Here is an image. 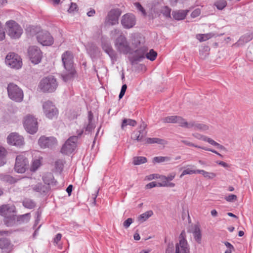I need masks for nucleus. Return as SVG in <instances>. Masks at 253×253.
I'll list each match as a JSON object with an SVG mask.
<instances>
[{"label": "nucleus", "instance_id": "f704fd0d", "mask_svg": "<svg viewBox=\"0 0 253 253\" xmlns=\"http://www.w3.org/2000/svg\"><path fill=\"white\" fill-rule=\"evenodd\" d=\"M153 214V212L152 211L150 210L147 211L146 212L140 214L138 217V220L141 223L143 222L151 217Z\"/></svg>", "mask_w": 253, "mask_h": 253}, {"label": "nucleus", "instance_id": "473e14b6", "mask_svg": "<svg viewBox=\"0 0 253 253\" xmlns=\"http://www.w3.org/2000/svg\"><path fill=\"white\" fill-rule=\"evenodd\" d=\"M48 189V187L42 183H38L33 187V190L41 194L45 193Z\"/></svg>", "mask_w": 253, "mask_h": 253}, {"label": "nucleus", "instance_id": "5fc2aeb1", "mask_svg": "<svg viewBox=\"0 0 253 253\" xmlns=\"http://www.w3.org/2000/svg\"><path fill=\"white\" fill-rule=\"evenodd\" d=\"M158 186L160 187H173L175 186V184L172 182H169V181H166L162 183H159Z\"/></svg>", "mask_w": 253, "mask_h": 253}, {"label": "nucleus", "instance_id": "423d86ee", "mask_svg": "<svg viewBox=\"0 0 253 253\" xmlns=\"http://www.w3.org/2000/svg\"><path fill=\"white\" fill-rule=\"evenodd\" d=\"M23 124L25 130L30 134H34L38 130L37 120L32 115H27L23 118Z\"/></svg>", "mask_w": 253, "mask_h": 253}, {"label": "nucleus", "instance_id": "a18cd8bd", "mask_svg": "<svg viewBox=\"0 0 253 253\" xmlns=\"http://www.w3.org/2000/svg\"><path fill=\"white\" fill-rule=\"evenodd\" d=\"M41 165V162L40 159L34 160L32 164L30 170L32 171H35L40 167Z\"/></svg>", "mask_w": 253, "mask_h": 253}, {"label": "nucleus", "instance_id": "680f3d73", "mask_svg": "<svg viewBox=\"0 0 253 253\" xmlns=\"http://www.w3.org/2000/svg\"><path fill=\"white\" fill-rule=\"evenodd\" d=\"M77 8V5L75 3H71V5L68 9V12L70 13L74 12L75 10H76Z\"/></svg>", "mask_w": 253, "mask_h": 253}, {"label": "nucleus", "instance_id": "69168bd1", "mask_svg": "<svg viewBox=\"0 0 253 253\" xmlns=\"http://www.w3.org/2000/svg\"><path fill=\"white\" fill-rule=\"evenodd\" d=\"M159 186L158 184H157L156 182H151L148 184H147L146 186V188L148 189H150L156 186Z\"/></svg>", "mask_w": 253, "mask_h": 253}, {"label": "nucleus", "instance_id": "603ef678", "mask_svg": "<svg viewBox=\"0 0 253 253\" xmlns=\"http://www.w3.org/2000/svg\"><path fill=\"white\" fill-rule=\"evenodd\" d=\"M175 173L173 172L169 174L168 176L162 175L160 177L161 180H166L167 181L172 180L175 177Z\"/></svg>", "mask_w": 253, "mask_h": 253}, {"label": "nucleus", "instance_id": "39448f33", "mask_svg": "<svg viewBox=\"0 0 253 253\" xmlns=\"http://www.w3.org/2000/svg\"><path fill=\"white\" fill-rule=\"evenodd\" d=\"M83 133V130H79L77 131L78 136H72L69 137L63 145L61 150V153L66 155L71 154L76 147L78 137L81 136Z\"/></svg>", "mask_w": 253, "mask_h": 253}, {"label": "nucleus", "instance_id": "20e7f679", "mask_svg": "<svg viewBox=\"0 0 253 253\" xmlns=\"http://www.w3.org/2000/svg\"><path fill=\"white\" fill-rule=\"evenodd\" d=\"M58 84L56 79L49 76L42 79L39 84V89L43 92H52L57 88Z\"/></svg>", "mask_w": 253, "mask_h": 253}, {"label": "nucleus", "instance_id": "9b49d317", "mask_svg": "<svg viewBox=\"0 0 253 253\" xmlns=\"http://www.w3.org/2000/svg\"><path fill=\"white\" fill-rule=\"evenodd\" d=\"M189 248L187 240L186 233L182 231L179 237V242L175 245V253H188Z\"/></svg>", "mask_w": 253, "mask_h": 253}, {"label": "nucleus", "instance_id": "2eb2a0df", "mask_svg": "<svg viewBox=\"0 0 253 253\" xmlns=\"http://www.w3.org/2000/svg\"><path fill=\"white\" fill-rule=\"evenodd\" d=\"M121 22L124 28H131L136 24L135 16L133 14H126L122 16Z\"/></svg>", "mask_w": 253, "mask_h": 253}, {"label": "nucleus", "instance_id": "ea45409f", "mask_svg": "<svg viewBox=\"0 0 253 253\" xmlns=\"http://www.w3.org/2000/svg\"><path fill=\"white\" fill-rule=\"evenodd\" d=\"M23 206L27 209H32L34 208L35 206V203L31 199L26 198L22 202Z\"/></svg>", "mask_w": 253, "mask_h": 253}, {"label": "nucleus", "instance_id": "f257e3e1", "mask_svg": "<svg viewBox=\"0 0 253 253\" xmlns=\"http://www.w3.org/2000/svg\"><path fill=\"white\" fill-rule=\"evenodd\" d=\"M111 35L112 37L119 35L114 42V46L119 53L125 55L132 53V48L126 38L123 35L120 30L114 29L111 31Z\"/></svg>", "mask_w": 253, "mask_h": 253}, {"label": "nucleus", "instance_id": "3c124183", "mask_svg": "<svg viewBox=\"0 0 253 253\" xmlns=\"http://www.w3.org/2000/svg\"><path fill=\"white\" fill-rule=\"evenodd\" d=\"M210 48L208 46H204L200 50V54L202 58H205L209 54Z\"/></svg>", "mask_w": 253, "mask_h": 253}, {"label": "nucleus", "instance_id": "aec40b11", "mask_svg": "<svg viewBox=\"0 0 253 253\" xmlns=\"http://www.w3.org/2000/svg\"><path fill=\"white\" fill-rule=\"evenodd\" d=\"M162 121L167 123H177L182 127H185L186 121L179 116H171L162 119Z\"/></svg>", "mask_w": 253, "mask_h": 253}, {"label": "nucleus", "instance_id": "de8ad7c7", "mask_svg": "<svg viewBox=\"0 0 253 253\" xmlns=\"http://www.w3.org/2000/svg\"><path fill=\"white\" fill-rule=\"evenodd\" d=\"M170 9L167 6L162 7L161 9V13L166 17H170Z\"/></svg>", "mask_w": 253, "mask_h": 253}, {"label": "nucleus", "instance_id": "bf43d9fd", "mask_svg": "<svg viewBox=\"0 0 253 253\" xmlns=\"http://www.w3.org/2000/svg\"><path fill=\"white\" fill-rule=\"evenodd\" d=\"M237 199V196L234 194H230L225 197V199L229 202H232L236 201Z\"/></svg>", "mask_w": 253, "mask_h": 253}, {"label": "nucleus", "instance_id": "a19ab883", "mask_svg": "<svg viewBox=\"0 0 253 253\" xmlns=\"http://www.w3.org/2000/svg\"><path fill=\"white\" fill-rule=\"evenodd\" d=\"M136 125V122L135 120L130 119H125L123 120L121 127L123 129H124L125 127L127 125L134 126Z\"/></svg>", "mask_w": 253, "mask_h": 253}, {"label": "nucleus", "instance_id": "6e6552de", "mask_svg": "<svg viewBox=\"0 0 253 253\" xmlns=\"http://www.w3.org/2000/svg\"><path fill=\"white\" fill-rule=\"evenodd\" d=\"M5 63L8 67L15 69L21 68L22 65L21 57L13 52L7 54L5 58Z\"/></svg>", "mask_w": 253, "mask_h": 253}, {"label": "nucleus", "instance_id": "338daca9", "mask_svg": "<svg viewBox=\"0 0 253 253\" xmlns=\"http://www.w3.org/2000/svg\"><path fill=\"white\" fill-rule=\"evenodd\" d=\"M62 237V235L60 233H58L56 235L55 238L54 239V243L56 244H57L59 241H60Z\"/></svg>", "mask_w": 253, "mask_h": 253}, {"label": "nucleus", "instance_id": "2f4dec72", "mask_svg": "<svg viewBox=\"0 0 253 253\" xmlns=\"http://www.w3.org/2000/svg\"><path fill=\"white\" fill-rule=\"evenodd\" d=\"M88 124L85 127V133H89L95 128V125L92 121L93 115L91 112L88 113Z\"/></svg>", "mask_w": 253, "mask_h": 253}, {"label": "nucleus", "instance_id": "0eeeda50", "mask_svg": "<svg viewBox=\"0 0 253 253\" xmlns=\"http://www.w3.org/2000/svg\"><path fill=\"white\" fill-rule=\"evenodd\" d=\"M7 89L8 96L11 100L17 102L23 100V91L16 84L10 83L8 84Z\"/></svg>", "mask_w": 253, "mask_h": 253}, {"label": "nucleus", "instance_id": "c85d7f7f", "mask_svg": "<svg viewBox=\"0 0 253 253\" xmlns=\"http://www.w3.org/2000/svg\"><path fill=\"white\" fill-rule=\"evenodd\" d=\"M4 222L7 226H13L17 225L16 215L14 213L9 216L4 217Z\"/></svg>", "mask_w": 253, "mask_h": 253}, {"label": "nucleus", "instance_id": "e2e57ef3", "mask_svg": "<svg viewBox=\"0 0 253 253\" xmlns=\"http://www.w3.org/2000/svg\"><path fill=\"white\" fill-rule=\"evenodd\" d=\"M201 13V10L199 8H197L195 9L191 13V17L193 18H195L198 16Z\"/></svg>", "mask_w": 253, "mask_h": 253}, {"label": "nucleus", "instance_id": "412c9836", "mask_svg": "<svg viewBox=\"0 0 253 253\" xmlns=\"http://www.w3.org/2000/svg\"><path fill=\"white\" fill-rule=\"evenodd\" d=\"M15 212V207L13 205H4L0 207V214L4 217L9 216Z\"/></svg>", "mask_w": 253, "mask_h": 253}, {"label": "nucleus", "instance_id": "a878e982", "mask_svg": "<svg viewBox=\"0 0 253 253\" xmlns=\"http://www.w3.org/2000/svg\"><path fill=\"white\" fill-rule=\"evenodd\" d=\"M31 217L30 213L16 215L17 225L27 223L30 220Z\"/></svg>", "mask_w": 253, "mask_h": 253}, {"label": "nucleus", "instance_id": "4468645a", "mask_svg": "<svg viewBox=\"0 0 253 253\" xmlns=\"http://www.w3.org/2000/svg\"><path fill=\"white\" fill-rule=\"evenodd\" d=\"M121 14V10L118 8L111 9L108 13L105 19V23L109 25H115L118 24L119 18Z\"/></svg>", "mask_w": 253, "mask_h": 253}, {"label": "nucleus", "instance_id": "5701e85b", "mask_svg": "<svg viewBox=\"0 0 253 253\" xmlns=\"http://www.w3.org/2000/svg\"><path fill=\"white\" fill-rule=\"evenodd\" d=\"M141 46H143V45L141 44L140 38L135 34H132L131 36L130 45V47L132 48V53L134 52L135 50L139 48Z\"/></svg>", "mask_w": 253, "mask_h": 253}, {"label": "nucleus", "instance_id": "4c0bfd02", "mask_svg": "<svg viewBox=\"0 0 253 253\" xmlns=\"http://www.w3.org/2000/svg\"><path fill=\"white\" fill-rule=\"evenodd\" d=\"M145 143L152 144L158 143L160 144L164 145L166 144V141L163 139H161L158 138H148L145 139Z\"/></svg>", "mask_w": 253, "mask_h": 253}, {"label": "nucleus", "instance_id": "4be33fe9", "mask_svg": "<svg viewBox=\"0 0 253 253\" xmlns=\"http://www.w3.org/2000/svg\"><path fill=\"white\" fill-rule=\"evenodd\" d=\"M147 48L143 46H141L139 48L135 50L134 51L135 55L133 57V61H140L145 58V53Z\"/></svg>", "mask_w": 253, "mask_h": 253}, {"label": "nucleus", "instance_id": "f03ea898", "mask_svg": "<svg viewBox=\"0 0 253 253\" xmlns=\"http://www.w3.org/2000/svg\"><path fill=\"white\" fill-rule=\"evenodd\" d=\"M61 58L65 69L62 74V77L65 82H67L73 77L75 74L73 67V55L70 51H66L62 54Z\"/></svg>", "mask_w": 253, "mask_h": 253}, {"label": "nucleus", "instance_id": "6e6d98bb", "mask_svg": "<svg viewBox=\"0 0 253 253\" xmlns=\"http://www.w3.org/2000/svg\"><path fill=\"white\" fill-rule=\"evenodd\" d=\"M192 136L195 137V138L198 139V140H201L204 141H205L207 136L204 135L203 134H201L199 133H192Z\"/></svg>", "mask_w": 253, "mask_h": 253}, {"label": "nucleus", "instance_id": "774afa93", "mask_svg": "<svg viewBox=\"0 0 253 253\" xmlns=\"http://www.w3.org/2000/svg\"><path fill=\"white\" fill-rule=\"evenodd\" d=\"M216 163L218 164V165L222 166L224 168H228V165L227 163H226L225 162H224L223 161H217V162H216Z\"/></svg>", "mask_w": 253, "mask_h": 253}, {"label": "nucleus", "instance_id": "cd10ccee", "mask_svg": "<svg viewBox=\"0 0 253 253\" xmlns=\"http://www.w3.org/2000/svg\"><path fill=\"white\" fill-rule=\"evenodd\" d=\"M188 11V10H175L172 12V15L175 19L177 20H180L184 19L185 18Z\"/></svg>", "mask_w": 253, "mask_h": 253}, {"label": "nucleus", "instance_id": "f3484780", "mask_svg": "<svg viewBox=\"0 0 253 253\" xmlns=\"http://www.w3.org/2000/svg\"><path fill=\"white\" fill-rule=\"evenodd\" d=\"M38 143L41 148H50L56 145L57 140L52 136H42L39 138Z\"/></svg>", "mask_w": 253, "mask_h": 253}, {"label": "nucleus", "instance_id": "7ed1b4c3", "mask_svg": "<svg viewBox=\"0 0 253 253\" xmlns=\"http://www.w3.org/2000/svg\"><path fill=\"white\" fill-rule=\"evenodd\" d=\"M5 30L7 35L13 39H19L23 33V29L14 20H9L5 23Z\"/></svg>", "mask_w": 253, "mask_h": 253}, {"label": "nucleus", "instance_id": "79ce46f5", "mask_svg": "<svg viewBox=\"0 0 253 253\" xmlns=\"http://www.w3.org/2000/svg\"><path fill=\"white\" fill-rule=\"evenodd\" d=\"M6 154V150L2 147L0 146V166H2L6 163L5 156Z\"/></svg>", "mask_w": 253, "mask_h": 253}, {"label": "nucleus", "instance_id": "bb28decb", "mask_svg": "<svg viewBox=\"0 0 253 253\" xmlns=\"http://www.w3.org/2000/svg\"><path fill=\"white\" fill-rule=\"evenodd\" d=\"M253 39V35L252 33H247L240 38L238 41L235 43V45L237 46L243 45L251 41Z\"/></svg>", "mask_w": 253, "mask_h": 253}, {"label": "nucleus", "instance_id": "13d9d810", "mask_svg": "<svg viewBox=\"0 0 253 253\" xmlns=\"http://www.w3.org/2000/svg\"><path fill=\"white\" fill-rule=\"evenodd\" d=\"M205 141L209 143V144H210L211 145L215 146L216 147H217V146L219 144L218 143L215 141L213 139H212L211 138L209 137L208 136L206 137V138Z\"/></svg>", "mask_w": 253, "mask_h": 253}, {"label": "nucleus", "instance_id": "f8f14e48", "mask_svg": "<svg viewBox=\"0 0 253 253\" xmlns=\"http://www.w3.org/2000/svg\"><path fill=\"white\" fill-rule=\"evenodd\" d=\"M28 54L32 63L37 64L41 61L42 52L38 46H30L28 49Z\"/></svg>", "mask_w": 253, "mask_h": 253}, {"label": "nucleus", "instance_id": "b1692460", "mask_svg": "<svg viewBox=\"0 0 253 253\" xmlns=\"http://www.w3.org/2000/svg\"><path fill=\"white\" fill-rule=\"evenodd\" d=\"M12 245L8 239L4 238L0 239V248L3 252H10L12 249Z\"/></svg>", "mask_w": 253, "mask_h": 253}, {"label": "nucleus", "instance_id": "c756f323", "mask_svg": "<svg viewBox=\"0 0 253 253\" xmlns=\"http://www.w3.org/2000/svg\"><path fill=\"white\" fill-rule=\"evenodd\" d=\"M181 142L183 143H184L185 145H188L189 146L194 147L195 148L202 149H203V150H206V151H210V152H212L213 153L216 154V155L219 156L220 157H222V156L220 154H219L218 152H217L216 151H215L214 150H213V149H210V148H207V147H201L200 146L195 145L194 143H193L192 142H189V141H188L187 140H182Z\"/></svg>", "mask_w": 253, "mask_h": 253}, {"label": "nucleus", "instance_id": "ddd939ff", "mask_svg": "<svg viewBox=\"0 0 253 253\" xmlns=\"http://www.w3.org/2000/svg\"><path fill=\"white\" fill-rule=\"evenodd\" d=\"M36 38L38 42L43 46H49L53 43V37L47 31H41L37 33Z\"/></svg>", "mask_w": 253, "mask_h": 253}, {"label": "nucleus", "instance_id": "4d7b16f0", "mask_svg": "<svg viewBox=\"0 0 253 253\" xmlns=\"http://www.w3.org/2000/svg\"><path fill=\"white\" fill-rule=\"evenodd\" d=\"M5 38L4 29L3 28L1 23L0 22V41H3Z\"/></svg>", "mask_w": 253, "mask_h": 253}, {"label": "nucleus", "instance_id": "1a4fd4ad", "mask_svg": "<svg viewBox=\"0 0 253 253\" xmlns=\"http://www.w3.org/2000/svg\"><path fill=\"white\" fill-rule=\"evenodd\" d=\"M42 110L44 115L49 119L57 117L58 109L51 101L44 102L42 104Z\"/></svg>", "mask_w": 253, "mask_h": 253}, {"label": "nucleus", "instance_id": "0e129e2a", "mask_svg": "<svg viewBox=\"0 0 253 253\" xmlns=\"http://www.w3.org/2000/svg\"><path fill=\"white\" fill-rule=\"evenodd\" d=\"M161 176L157 174H152L146 176V179L148 180H151L155 178H160Z\"/></svg>", "mask_w": 253, "mask_h": 253}, {"label": "nucleus", "instance_id": "864d4df0", "mask_svg": "<svg viewBox=\"0 0 253 253\" xmlns=\"http://www.w3.org/2000/svg\"><path fill=\"white\" fill-rule=\"evenodd\" d=\"M134 5L138 11L141 12L142 15L144 16H145L146 15V13L145 12V9L139 2L134 3Z\"/></svg>", "mask_w": 253, "mask_h": 253}, {"label": "nucleus", "instance_id": "8fccbe9b", "mask_svg": "<svg viewBox=\"0 0 253 253\" xmlns=\"http://www.w3.org/2000/svg\"><path fill=\"white\" fill-rule=\"evenodd\" d=\"M64 161L62 160H58L55 162V168L58 171L61 172L64 167Z\"/></svg>", "mask_w": 253, "mask_h": 253}, {"label": "nucleus", "instance_id": "e433bc0d", "mask_svg": "<svg viewBox=\"0 0 253 253\" xmlns=\"http://www.w3.org/2000/svg\"><path fill=\"white\" fill-rule=\"evenodd\" d=\"M171 160L169 157L158 156L155 157L153 159L152 162L155 163H161L164 162H169Z\"/></svg>", "mask_w": 253, "mask_h": 253}, {"label": "nucleus", "instance_id": "09e8293b", "mask_svg": "<svg viewBox=\"0 0 253 253\" xmlns=\"http://www.w3.org/2000/svg\"><path fill=\"white\" fill-rule=\"evenodd\" d=\"M194 173H198V170H194L188 168L184 170L180 175V177L182 178L184 175L186 174H192Z\"/></svg>", "mask_w": 253, "mask_h": 253}, {"label": "nucleus", "instance_id": "dca6fc26", "mask_svg": "<svg viewBox=\"0 0 253 253\" xmlns=\"http://www.w3.org/2000/svg\"><path fill=\"white\" fill-rule=\"evenodd\" d=\"M7 141L8 144L17 147H21L24 144L23 137L15 132L10 133L7 136Z\"/></svg>", "mask_w": 253, "mask_h": 253}, {"label": "nucleus", "instance_id": "72a5a7b5", "mask_svg": "<svg viewBox=\"0 0 253 253\" xmlns=\"http://www.w3.org/2000/svg\"><path fill=\"white\" fill-rule=\"evenodd\" d=\"M214 34L212 33L205 34H197L196 36V39L200 42H205L213 37Z\"/></svg>", "mask_w": 253, "mask_h": 253}, {"label": "nucleus", "instance_id": "c03bdc74", "mask_svg": "<svg viewBox=\"0 0 253 253\" xmlns=\"http://www.w3.org/2000/svg\"><path fill=\"white\" fill-rule=\"evenodd\" d=\"M214 5L217 9L222 10L226 6L227 2L226 0H216L214 3Z\"/></svg>", "mask_w": 253, "mask_h": 253}, {"label": "nucleus", "instance_id": "37998d69", "mask_svg": "<svg viewBox=\"0 0 253 253\" xmlns=\"http://www.w3.org/2000/svg\"><path fill=\"white\" fill-rule=\"evenodd\" d=\"M198 173L202 174L205 178L208 179H213L216 176V174L214 172H208L204 170L198 169Z\"/></svg>", "mask_w": 253, "mask_h": 253}, {"label": "nucleus", "instance_id": "c9c22d12", "mask_svg": "<svg viewBox=\"0 0 253 253\" xmlns=\"http://www.w3.org/2000/svg\"><path fill=\"white\" fill-rule=\"evenodd\" d=\"M147 162V158L145 157L137 156L133 158L132 163L134 165H140Z\"/></svg>", "mask_w": 253, "mask_h": 253}, {"label": "nucleus", "instance_id": "052dcab7", "mask_svg": "<svg viewBox=\"0 0 253 253\" xmlns=\"http://www.w3.org/2000/svg\"><path fill=\"white\" fill-rule=\"evenodd\" d=\"M133 220L131 218H128L123 223V225L126 228H127L132 223Z\"/></svg>", "mask_w": 253, "mask_h": 253}, {"label": "nucleus", "instance_id": "393cba45", "mask_svg": "<svg viewBox=\"0 0 253 253\" xmlns=\"http://www.w3.org/2000/svg\"><path fill=\"white\" fill-rule=\"evenodd\" d=\"M102 48L104 51L109 55L112 60H116L117 54L110 44H103Z\"/></svg>", "mask_w": 253, "mask_h": 253}, {"label": "nucleus", "instance_id": "6ab92c4d", "mask_svg": "<svg viewBox=\"0 0 253 253\" xmlns=\"http://www.w3.org/2000/svg\"><path fill=\"white\" fill-rule=\"evenodd\" d=\"M185 127L188 128H193L196 130H200L202 131H207L209 129L210 126L208 125L199 123L195 122H186L185 124Z\"/></svg>", "mask_w": 253, "mask_h": 253}, {"label": "nucleus", "instance_id": "49530a36", "mask_svg": "<svg viewBox=\"0 0 253 253\" xmlns=\"http://www.w3.org/2000/svg\"><path fill=\"white\" fill-rule=\"evenodd\" d=\"M157 56V53L153 49H151L148 53L146 54V57L151 61L155 60Z\"/></svg>", "mask_w": 253, "mask_h": 253}, {"label": "nucleus", "instance_id": "7c9ffc66", "mask_svg": "<svg viewBox=\"0 0 253 253\" xmlns=\"http://www.w3.org/2000/svg\"><path fill=\"white\" fill-rule=\"evenodd\" d=\"M192 233L195 241L198 244H200L201 243L202 236L201 232L199 226L195 225L193 226Z\"/></svg>", "mask_w": 253, "mask_h": 253}, {"label": "nucleus", "instance_id": "a211bd4d", "mask_svg": "<svg viewBox=\"0 0 253 253\" xmlns=\"http://www.w3.org/2000/svg\"><path fill=\"white\" fill-rule=\"evenodd\" d=\"M146 125L142 122L140 126L139 130L134 131L132 134V138L136 140L137 141H143L144 138L146 135L147 132L145 131Z\"/></svg>", "mask_w": 253, "mask_h": 253}, {"label": "nucleus", "instance_id": "58836bf2", "mask_svg": "<svg viewBox=\"0 0 253 253\" xmlns=\"http://www.w3.org/2000/svg\"><path fill=\"white\" fill-rule=\"evenodd\" d=\"M0 180H2L4 181L8 182L10 184H13L17 182V180L15 178L8 175H3L1 174L0 175Z\"/></svg>", "mask_w": 253, "mask_h": 253}, {"label": "nucleus", "instance_id": "9d476101", "mask_svg": "<svg viewBox=\"0 0 253 253\" xmlns=\"http://www.w3.org/2000/svg\"><path fill=\"white\" fill-rule=\"evenodd\" d=\"M29 168V161L23 155L20 154L17 156L15 160L14 169L18 173H23Z\"/></svg>", "mask_w": 253, "mask_h": 253}]
</instances>
